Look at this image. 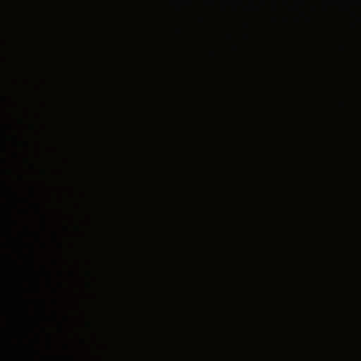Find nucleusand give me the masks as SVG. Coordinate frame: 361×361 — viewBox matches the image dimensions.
I'll use <instances>...</instances> for the list:
<instances>
[{
	"label": "nucleus",
	"mask_w": 361,
	"mask_h": 361,
	"mask_svg": "<svg viewBox=\"0 0 361 361\" xmlns=\"http://www.w3.org/2000/svg\"><path fill=\"white\" fill-rule=\"evenodd\" d=\"M16 86L17 109L16 125L18 131H22L25 121L21 116L24 109L23 96L24 84V0H16Z\"/></svg>",
	"instance_id": "nucleus-1"
},
{
	"label": "nucleus",
	"mask_w": 361,
	"mask_h": 361,
	"mask_svg": "<svg viewBox=\"0 0 361 361\" xmlns=\"http://www.w3.org/2000/svg\"><path fill=\"white\" fill-rule=\"evenodd\" d=\"M16 269L18 271V279H17V283H16V288H17L16 298H17V301H18V314H19V313H20L19 311L20 310V313H21L20 315L23 316V317H27V306L25 305V300H24L23 295V291L24 288H23V284H22V281L19 279V276H20L19 273H20V267L17 265V264H16Z\"/></svg>",
	"instance_id": "nucleus-2"
},
{
	"label": "nucleus",
	"mask_w": 361,
	"mask_h": 361,
	"mask_svg": "<svg viewBox=\"0 0 361 361\" xmlns=\"http://www.w3.org/2000/svg\"><path fill=\"white\" fill-rule=\"evenodd\" d=\"M13 142L16 147V151L14 152L15 159L18 161L20 160V159H22L25 163L27 164V158L19 151L20 149H27L28 148L29 142L27 140L22 137L19 134H16L13 137Z\"/></svg>",
	"instance_id": "nucleus-3"
},
{
	"label": "nucleus",
	"mask_w": 361,
	"mask_h": 361,
	"mask_svg": "<svg viewBox=\"0 0 361 361\" xmlns=\"http://www.w3.org/2000/svg\"><path fill=\"white\" fill-rule=\"evenodd\" d=\"M13 197L15 200V207L18 209V211L20 213L26 214L27 211L25 209H21L19 207V203L23 202H27V200L25 198L20 196V195L17 192H14Z\"/></svg>",
	"instance_id": "nucleus-4"
},
{
	"label": "nucleus",
	"mask_w": 361,
	"mask_h": 361,
	"mask_svg": "<svg viewBox=\"0 0 361 361\" xmlns=\"http://www.w3.org/2000/svg\"><path fill=\"white\" fill-rule=\"evenodd\" d=\"M25 243L23 239V236L21 233L18 236V238L16 239V251L18 254L20 256L24 257L25 255L23 253V247L24 246Z\"/></svg>",
	"instance_id": "nucleus-5"
},
{
	"label": "nucleus",
	"mask_w": 361,
	"mask_h": 361,
	"mask_svg": "<svg viewBox=\"0 0 361 361\" xmlns=\"http://www.w3.org/2000/svg\"><path fill=\"white\" fill-rule=\"evenodd\" d=\"M17 178L18 183H20V185L25 182L24 176L20 172H18L17 173Z\"/></svg>",
	"instance_id": "nucleus-6"
},
{
	"label": "nucleus",
	"mask_w": 361,
	"mask_h": 361,
	"mask_svg": "<svg viewBox=\"0 0 361 361\" xmlns=\"http://www.w3.org/2000/svg\"><path fill=\"white\" fill-rule=\"evenodd\" d=\"M14 224H15L16 226H19V221H17V220H15L14 221Z\"/></svg>",
	"instance_id": "nucleus-7"
},
{
	"label": "nucleus",
	"mask_w": 361,
	"mask_h": 361,
	"mask_svg": "<svg viewBox=\"0 0 361 361\" xmlns=\"http://www.w3.org/2000/svg\"><path fill=\"white\" fill-rule=\"evenodd\" d=\"M24 231H25V232L27 233L28 228L27 226H24Z\"/></svg>",
	"instance_id": "nucleus-8"
},
{
	"label": "nucleus",
	"mask_w": 361,
	"mask_h": 361,
	"mask_svg": "<svg viewBox=\"0 0 361 361\" xmlns=\"http://www.w3.org/2000/svg\"><path fill=\"white\" fill-rule=\"evenodd\" d=\"M20 347L23 346V343H22V341L20 340Z\"/></svg>",
	"instance_id": "nucleus-9"
}]
</instances>
